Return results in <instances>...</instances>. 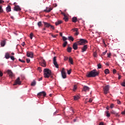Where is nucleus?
Instances as JSON below:
<instances>
[{"mask_svg": "<svg viewBox=\"0 0 125 125\" xmlns=\"http://www.w3.org/2000/svg\"><path fill=\"white\" fill-rule=\"evenodd\" d=\"M43 75L44 78L45 79H48V78H53V74L51 72V70H50L48 68H44L43 70Z\"/></svg>", "mask_w": 125, "mask_h": 125, "instance_id": "obj_1", "label": "nucleus"}, {"mask_svg": "<svg viewBox=\"0 0 125 125\" xmlns=\"http://www.w3.org/2000/svg\"><path fill=\"white\" fill-rule=\"evenodd\" d=\"M99 75V72H97L96 69H94L87 73L86 76L87 78H95V77Z\"/></svg>", "mask_w": 125, "mask_h": 125, "instance_id": "obj_2", "label": "nucleus"}, {"mask_svg": "<svg viewBox=\"0 0 125 125\" xmlns=\"http://www.w3.org/2000/svg\"><path fill=\"white\" fill-rule=\"evenodd\" d=\"M88 42H87L86 39H80L79 41V45H85Z\"/></svg>", "mask_w": 125, "mask_h": 125, "instance_id": "obj_3", "label": "nucleus"}, {"mask_svg": "<svg viewBox=\"0 0 125 125\" xmlns=\"http://www.w3.org/2000/svg\"><path fill=\"white\" fill-rule=\"evenodd\" d=\"M109 88H110V86L108 85H107L104 87V93L105 95L107 94L108 92H109Z\"/></svg>", "mask_w": 125, "mask_h": 125, "instance_id": "obj_4", "label": "nucleus"}, {"mask_svg": "<svg viewBox=\"0 0 125 125\" xmlns=\"http://www.w3.org/2000/svg\"><path fill=\"white\" fill-rule=\"evenodd\" d=\"M46 96V93L45 91L40 92L38 94V97H39V98H41V97H42V96L44 97Z\"/></svg>", "mask_w": 125, "mask_h": 125, "instance_id": "obj_5", "label": "nucleus"}, {"mask_svg": "<svg viewBox=\"0 0 125 125\" xmlns=\"http://www.w3.org/2000/svg\"><path fill=\"white\" fill-rule=\"evenodd\" d=\"M21 82L20 81V77H18L15 81V83L13 84V85H17L19 84V85H21Z\"/></svg>", "mask_w": 125, "mask_h": 125, "instance_id": "obj_6", "label": "nucleus"}, {"mask_svg": "<svg viewBox=\"0 0 125 125\" xmlns=\"http://www.w3.org/2000/svg\"><path fill=\"white\" fill-rule=\"evenodd\" d=\"M53 63L54 65L55 66L56 68H59V66L58 65V63H57V62L56 61V57H54L53 58Z\"/></svg>", "mask_w": 125, "mask_h": 125, "instance_id": "obj_7", "label": "nucleus"}, {"mask_svg": "<svg viewBox=\"0 0 125 125\" xmlns=\"http://www.w3.org/2000/svg\"><path fill=\"white\" fill-rule=\"evenodd\" d=\"M81 49H82L81 52H84L86 51V49H87V45H84L81 48Z\"/></svg>", "mask_w": 125, "mask_h": 125, "instance_id": "obj_8", "label": "nucleus"}, {"mask_svg": "<svg viewBox=\"0 0 125 125\" xmlns=\"http://www.w3.org/2000/svg\"><path fill=\"white\" fill-rule=\"evenodd\" d=\"M72 31H73V32H76L75 34V36H78V35H79V32H78L79 29L77 28H74L72 29Z\"/></svg>", "mask_w": 125, "mask_h": 125, "instance_id": "obj_9", "label": "nucleus"}, {"mask_svg": "<svg viewBox=\"0 0 125 125\" xmlns=\"http://www.w3.org/2000/svg\"><path fill=\"white\" fill-rule=\"evenodd\" d=\"M26 55L27 57H31V58H32L33 56V52H27Z\"/></svg>", "mask_w": 125, "mask_h": 125, "instance_id": "obj_10", "label": "nucleus"}, {"mask_svg": "<svg viewBox=\"0 0 125 125\" xmlns=\"http://www.w3.org/2000/svg\"><path fill=\"white\" fill-rule=\"evenodd\" d=\"M15 11H20L21 10V8L18 5H16L14 7Z\"/></svg>", "mask_w": 125, "mask_h": 125, "instance_id": "obj_11", "label": "nucleus"}, {"mask_svg": "<svg viewBox=\"0 0 125 125\" xmlns=\"http://www.w3.org/2000/svg\"><path fill=\"white\" fill-rule=\"evenodd\" d=\"M77 42H79L74 43L73 45V48L75 50H77V49H78V43Z\"/></svg>", "mask_w": 125, "mask_h": 125, "instance_id": "obj_12", "label": "nucleus"}, {"mask_svg": "<svg viewBox=\"0 0 125 125\" xmlns=\"http://www.w3.org/2000/svg\"><path fill=\"white\" fill-rule=\"evenodd\" d=\"M43 24H44V26L46 28H49V27H50V26L51 25V24H50V23H49L48 22H44V21H43Z\"/></svg>", "mask_w": 125, "mask_h": 125, "instance_id": "obj_13", "label": "nucleus"}, {"mask_svg": "<svg viewBox=\"0 0 125 125\" xmlns=\"http://www.w3.org/2000/svg\"><path fill=\"white\" fill-rule=\"evenodd\" d=\"M62 15H63L64 16L63 20H64V21H65V22H68L69 19H68V18H67V16L66 15V14H65L63 12L62 13Z\"/></svg>", "mask_w": 125, "mask_h": 125, "instance_id": "obj_14", "label": "nucleus"}, {"mask_svg": "<svg viewBox=\"0 0 125 125\" xmlns=\"http://www.w3.org/2000/svg\"><path fill=\"white\" fill-rule=\"evenodd\" d=\"M7 73L10 78H12V77H13V73L12 72V71H11V70H8Z\"/></svg>", "mask_w": 125, "mask_h": 125, "instance_id": "obj_15", "label": "nucleus"}, {"mask_svg": "<svg viewBox=\"0 0 125 125\" xmlns=\"http://www.w3.org/2000/svg\"><path fill=\"white\" fill-rule=\"evenodd\" d=\"M6 43V40L1 41L0 42L1 46H2V47L4 46V45H5Z\"/></svg>", "mask_w": 125, "mask_h": 125, "instance_id": "obj_16", "label": "nucleus"}, {"mask_svg": "<svg viewBox=\"0 0 125 125\" xmlns=\"http://www.w3.org/2000/svg\"><path fill=\"white\" fill-rule=\"evenodd\" d=\"M52 10V8L50 7L48 9H47V7L46 8L45 10H43L44 12H50Z\"/></svg>", "mask_w": 125, "mask_h": 125, "instance_id": "obj_17", "label": "nucleus"}, {"mask_svg": "<svg viewBox=\"0 0 125 125\" xmlns=\"http://www.w3.org/2000/svg\"><path fill=\"white\" fill-rule=\"evenodd\" d=\"M111 114H113L116 116V117H120V115H119L118 113L116 112V111L112 110L111 112Z\"/></svg>", "mask_w": 125, "mask_h": 125, "instance_id": "obj_18", "label": "nucleus"}, {"mask_svg": "<svg viewBox=\"0 0 125 125\" xmlns=\"http://www.w3.org/2000/svg\"><path fill=\"white\" fill-rule=\"evenodd\" d=\"M40 64L42 66V67H46V62H40Z\"/></svg>", "mask_w": 125, "mask_h": 125, "instance_id": "obj_19", "label": "nucleus"}, {"mask_svg": "<svg viewBox=\"0 0 125 125\" xmlns=\"http://www.w3.org/2000/svg\"><path fill=\"white\" fill-rule=\"evenodd\" d=\"M6 10L7 12H10L11 11V7L10 5H8L6 8Z\"/></svg>", "mask_w": 125, "mask_h": 125, "instance_id": "obj_20", "label": "nucleus"}, {"mask_svg": "<svg viewBox=\"0 0 125 125\" xmlns=\"http://www.w3.org/2000/svg\"><path fill=\"white\" fill-rule=\"evenodd\" d=\"M83 90L84 91H88L89 90V87H88L87 86H84Z\"/></svg>", "mask_w": 125, "mask_h": 125, "instance_id": "obj_21", "label": "nucleus"}, {"mask_svg": "<svg viewBox=\"0 0 125 125\" xmlns=\"http://www.w3.org/2000/svg\"><path fill=\"white\" fill-rule=\"evenodd\" d=\"M42 62H45V60L43 59V58L41 57L39 59V63H42Z\"/></svg>", "mask_w": 125, "mask_h": 125, "instance_id": "obj_22", "label": "nucleus"}, {"mask_svg": "<svg viewBox=\"0 0 125 125\" xmlns=\"http://www.w3.org/2000/svg\"><path fill=\"white\" fill-rule=\"evenodd\" d=\"M62 78H63V79H66V78H67L66 72L62 73Z\"/></svg>", "mask_w": 125, "mask_h": 125, "instance_id": "obj_23", "label": "nucleus"}, {"mask_svg": "<svg viewBox=\"0 0 125 125\" xmlns=\"http://www.w3.org/2000/svg\"><path fill=\"white\" fill-rule=\"evenodd\" d=\"M5 57L6 59H9V58H10V56L9 55V53H6L5 54Z\"/></svg>", "mask_w": 125, "mask_h": 125, "instance_id": "obj_24", "label": "nucleus"}, {"mask_svg": "<svg viewBox=\"0 0 125 125\" xmlns=\"http://www.w3.org/2000/svg\"><path fill=\"white\" fill-rule=\"evenodd\" d=\"M72 22H73L74 23H76V22H77V21H78V19H77L76 17H73L72 19Z\"/></svg>", "mask_w": 125, "mask_h": 125, "instance_id": "obj_25", "label": "nucleus"}, {"mask_svg": "<svg viewBox=\"0 0 125 125\" xmlns=\"http://www.w3.org/2000/svg\"><path fill=\"white\" fill-rule=\"evenodd\" d=\"M69 62L72 64V65H73V64H74V62L73 61V59L71 57H69Z\"/></svg>", "mask_w": 125, "mask_h": 125, "instance_id": "obj_26", "label": "nucleus"}, {"mask_svg": "<svg viewBox=\"0 0 125 125\" xmlns=\"http://www.w3.org/2000/svg\"><path fill=\"white\" fill-rule=\"evenodd\" d=\"M68 40L69 41H71V42H74V38L72 36H69L68 37Z\"/></svg>", "mask_w": 125, "mask_h": 125, "instance_id": "obj_27", "label": "nucleus"}, {"mask_svg": "<svg viewBox=\"0 0 125 125\" xmlns=\"http://www.w3.org/2000/svg\"><path fill=\"white\" fill-rule=\"evenodd\" d=\"M62 23V21H59L57 22H56V23H55L56 26H58V25L61 24Z\"/></svg>", "mask_w": 125, "mask_h": 125, "instance_id": "obj_28", "label": "nucleus"}, {"mask_svg": "<svg viewBox=\"0 0 125 125\" xmlns=\"http://www.w3.org/2000/svg\"><path fill=\"white\" fill-rule=\"evenodd\" d=\"M37 83V82H36V81H34L33 82L31 83V85L32 86H35Z\"/></svg>", "mask_w": 125, "mask_h": 125, "instance_id": "obj_29", "label": "nucleus"}, {"mask_svg": "<svg viewBox=\"0 0 125 125\" xmlns=\"http://www.w3.org/2000/svg\"><path fill=\"white\" fill-rule=\"evenodd\" d=\"M110 73V71H109V69H106L105 70H104V74H105V75H107L108 74H109Z\"/></svg>", "mask_w": 125, "mask_h": 125, "instance_id": "obj_30", "label": "nucleus"}, {"mask_svg": "<svg viewBox=\"0 0 125 125\" xmlns=\"http://www.w3.org/2000/svg\"><path fill=\"white\" fill-rule=\"evenodd\" d=\"M72 52V47H68L67 48V52L70 53Z\"/></svg>", "mask_w": 125, "mask_h": 125, "instance_id": "obj_31", "label": "nucleus"}, {"mask_svg": "<svg viewBox=\"0 0 125 125\" xmlns=\"http://www.w3.org/2000/svg\"><path fill=\"white\" fill-rule=\"evenodd\" d=\"M68 44V42L67 41H65L63 43V47H66V45Z\"/></svg>", "mask_w": 125, "mask_h": 125, "instance_id": "obj_32", "label": "nucleus"}, {"mask_svg": "<svg viewBox=\"0 0 125 125\" xmlns=\"http://www.w3.org/2000/svg\"><path fill=\"white\" fill-rule=\"evenodd\" d=\"M38 25L39 27H42V21L38 22Z\"/></svg>", "mask_w": 125, "mask_h": 125, "instance_id": "obj_33", "label": "nucleus"}, {"mask_svg": "<svg viewBox=\"0 0 125 125\" xmlns=\"http://www.w3.org/2000/svg\"><path fill=\"white\" fill-rule=\"evenodd\" d=\"M77 88H78V86L76 84L74 85L73 87V91H76V90H77Z\"/></svg>", "mask_w": 125, "mask_h": 125, "instance_id": "obj_34", "label": "nucleus"}, {"mask_svg": "<svg viewBox=\"0 0 125 125\" xmlns=\"http://www.w3.org/2000/svg\"><path fill=\"white\" fill-rule=\"evenodd\" d=\"M121 85L125 87V80H124L123 82L121 83Z\"/></svg>", "mask_w": 125, "mask_h": 125, "instance_id": "obj_35", "label": "nucleus"}, {"mask_svg": "<svg viewBox=\"0 0 125 125\" xmlns=\"http://www.w3.org/2000/svg\"><path fill=\"white\" fill-rule=\"evenodd\" d=\"M106 117H110V113H109V111H106Z\"/></svg>", "mask_w": 125, "mask_h": 125, "instance_id": "obj_36", "label": "nucleus"}, {"mask_svg": "<svg viewBox=\"0 0 125 125\" xmlns=\"http://www.w3.org/2000/svg\"><path fill=\"white\" fill-rule=\"evenodd\" d=\"M97 66H98V69H101L102 67V65L100 63L98 64Z\"/></svg>", "mask_w": 125, "mask_h": 125, "instance_id": "obj_37", "label": "nucleus"}, {"mask_svg": "<svg viewBox=\"0 0 125 125\" xmlns=\"http://www.w3.org/2000/svg\"><path fill=\"white\" fill-rule=\"evenodd\" d=\"M79 99V96H74V100L75 101H77Z\"/></svg>", "mask_w": 125, "mask_h": 125, "instance_id": "obj_38", "label": "nucleus"}, {"mask_svg": "<svg viewBox=\"0 0 125 125\" xmlns=\"http://www.w3.org/2000/svg\"><path fill=\"white\" fill-rule=\"evenodd\" d=\"M62 40L64 42H65V41H67L68 40V39L67 38H66L65 36H63Z\"/></svg>", "mask_w": 125, "mask_h": 125, "instance_id": "obj_39", "label": "nucleus"}, {"mask_svg": "<svg viewBox=\"0 0 125 125\" xmlns=\"http://www.w3.org/2000/svg\"><path fill=\"white\" fill-rule=\"evenodd\" d=\"M3 12V10H2L1 6H0V13Z\"/></svg>", "mask_w": 125, "mask_h": 125, "instance_id": "obj_40", "label": "nucleus"}, {"mask_svg": "<svg viewBox=\"0 0 125 125\" xmlns=\"http://www.w3.org/2000/svg\"><path fill=\"white\" fill-rule=\"evenodd\" d=\"M10 58H11V60H13V61H14V60H15V58H14V56H11L10 57Z\"/></svg>", "mask_w": 125, "mask_h": 125, "instance_id": "obj_41", "label": "nucleus"}, {"mask_svg": "<svg viewBox=\"0 0 125 125\" xmlns=\"http://www.w3.org/2000/svg\"><path fill=\"white\" fill-rule=\"evenodd\" d=\"M19 60V61H20V62H21L22 63H25V62H26L25 61L22 60L21 59H20Z\"/></svg>", "mask_w": 125, "mask_h": 125, "instance_id": "obj_42", "label": "nucleus"}, {"mask_svg": "<svg viewBox=\"0 0 125 125\" xmlns=\"http://www.w3.org/2000/svg\"><path fill=\"white\" fill-rule=\"evenodd\" d=\"M2 76H3V73L0 70V77H2Z\"/></svg>", "mask_w": 125, "mask_h": 125, "instance_id": "obj_43", "label": "nucleus"}, {"mask_svg": "<svg viewBox=\"0 0 125 125\" xmlns=\"http://www.w3.org/2000/svg\"><path fill=\"white\" fill-rule=\"evenodd\" d=\"M30 38L31 40H32L33 39V33H30Z\"/></svg>", "mask_w": 125, "mask_h": 125, "instance_id": "obj_44", "label": "nucleus"}, {"mask_svg": "<svg viewBox=\"0 0 125 125\" xmlns=\"http://www.w3.org/2000/svg\"><path fill=\"white\" fill-rule=\"evenodd\" d=\"M71 71H72L71 69H70L69 70H67V74H68V75H70L71 74Z\"/></svg>", "mask_w": 125, "mask_h": 125, "instance_id": "obj_45", "label": "nucleus"}, {"mask_svg": "<svg viewBox=\"0 0 125 125\" xmlns=\"http://www.w3.org/2000/svg\"><path fill=\"white\" fill-rule=\"evenodd\" d=\"M116 73H117V70H116V69H113V74H116Z\"/></svg>", "mask_w": 125, "mask_h": 125, "instance_id": "obj_46", "label": "nucleus"}, {"mask_svg": "<svg viewBox=\"0 0 125 125\" xmlns=\"http://www.w3.org/2000/svg\"><path fill=\"white\" fill-rule=\"evenodd\" d=\"M111 53H109V54H107V57H108V58H110V57H111Z\"/></svg>", "mask_w": 125, "mask_h": 125, "instance_id": "obj_47", "label": "nucleus"}, {"mask_svg": "<svg viewBox=\"0 0 125 125\" xmlns=\"http://www.w3.org/2000/svg\"><path fill=\"white\" fill-rule=\"evenodd\" d=\"M50 27L52 29V30H54L55 28L53 26V25H51V26H50Z\"/></svg>", "mask_w": 125, "mask_h": 125, "instance_id": "obj_48", "label": "nucleus"}, {"mask_svg": "<svg viewBox=\"0 0 125 125\" xmlns=\"http://www.w3.org/2000/svg\"><path fill=\"white\" fill-rule=\"evenodd\" d=\"M38 70L40 71V73L42 72V68L41 67H38Z\"/></svg>", "mask_w": 125, "mask_h": 125, "instance_id": "obj_49", "label": "nucleus"}, {"mask_svg": "<svg viewBox=\"0 0 125 125\" xmlns=\"http://www.w3.org/2000/svg\"><path fill=\"white\" fill-rule=\"evenodd\" d=\"M65 72V68H62L61 73H64Z\"/></svg>", "mask_w": 125, "mask_h": 125, "instance_id": "obj_50", "label": "nucleus"}, {"mask_svg": "<svg viewBox=\"0 0 125 125\" xmlns=\"http://www.w3.org/2000/svg\"><path fill=\"white\" fill-rule=\"evenodd\" d=\"M68 59H69V58L68 57H65L64 58V61H67V60H68Z\"/></svg>", "mask_w": 125, "mask_h": 125, "instance_id": "obj_51", "label": "nucleus"}, {"mask_svg": "<svg viewBox=\"0 0 125 125\" xmlns=\"http://www.w3.org/2000/svg\"><path fill=\"white\" fill-rule=\"evenodd\" d=\"M110 108L111 109H113V108H114V104H112L111 105H110Z\"/></svg>", "mask_w": 125, "mask_h": 125, "instance_id": "obj_52", "label": "nucleus"}, {"mask_svg": "<svg viewBox=\"0 0 125 125\" xmlns=\"http://www.w3.org/2000/svg\"><path fill=\"white\" fill-rule=\"evenodd\" d=\"M30 59H26L27 63H30Z\"/></svg>", "mask_w": 125, "mask_h": 125, "instance_id": "obj_53", "label": "nucleus"}, {"mask_svg": "<svg viewBox=\"0 0 125 125\" xmlns=\"http://www.w3.org/2000/svg\"><path fill=\"white\" fill-rule=\"evenodd\" d=\"M106 53H107V51H105V52H103L102 55L104 56L106 54Z\"/></svg>", "mask_w": 125, "mask_h": 125, "instance_id": "obj_54", "label": "nucleus"}, {"mask_svg": "<svg viewBox=\"0 0 125 125\" xmlns=\"http://www.w3.org/2000/svg\"><path fill=\"white\" fill-rule=\"evenodd\" d=\"M121 114L122 115H125V109L124 111L122 112Z\"/></svg>", "mask_w": 125, "mask_h": 125, "instance_id": "obj_55", "label": "nucleus"}, {"mask_svg": "<svg viewBox=\"0 0 125 125\" xmlns=\"http://www.w3.org/2000/svg\"><path fill=\"white\" fill-rule=\"evenodd\" d=\"M88 102H89L90 103H91V102H92V99H90L88 101Z\"/></svg>", "mask_w": 125, "mask_h": 125, "instance_id": "obj_56", "label": "nucleus"}, {"mask_svg": "<svg viewBox=\"0 0 125 125\" xmlns=\"http://www.w3.org/2000/svg\"><path fill=\"white\" fill-rule=\"evenodd\" d=\"M42 77H41V78L38 79L39 82H40V81H42Z\"/></svg>", "mask_w": 125, "mask_h": 125, "instance_id": "obj_57", "label": "nucleus"}, {"mask_svg": "<svg viewBox=\"0 0 125 125\" xmlns=\"http://www.w3.org/2000/svg\"><path fill=\"white\" fill-rule=\"evenodd\" d=\"M117 104H121V101H120L119 100H117Z\"/></svg>", "mask_w": 125, "mask_h": 125, "instance_id": "obj_58", "label": "nucleus"}, {"mask_svg": "<svg viewBox=\"0 0 125 125\" xmlns=\"http://www.w3.org/2000/svg\"><path fill=\"white\" fill-rule=\"evenodd\" d=\"M93 55H94V57H96V56H96L97 55L96 53H94Z\"/></svg>", "mask_w": 125, "mask_h": 125, "instance_id": "obj_59", "label": "nucleus"}, {"mask_svg": "<svg viewBox=\"0 0 125 125\" xmlns=\"http://www.w3.org/2000/svg\"><path fill=\"white\" fill-rule=\"evenodd\" d=\"M121 78H122V76L119 75L118 79L121 80Z\"/></svg>", "mask_w": 125, "mask_h": 125, "instance_id": "obj_60", "label": "nucleus"}, {"mask_svg": "<svg viewBox=\"0 0 125 125\" xmlns=\"http://www.w3.org/2000/svg\"><path fill=\"white\" fill-rule=\"evenodd\" d=\"M57 36V35H52V37H53V38H56V36Z\"/></svg>", "mask_w": 125, "mask_h": 125, "instance_id": "obj_61", "label": "nucleus"}, {"mask_svg": "<svg viewBox=\"0 0 125 125\" xmlns=\"http://www.w3.org/2000/svg\"><path fill=\"white\" fill-rule=\"evenodd\" d=\"M4 2V1H2V0H0V3H2Z\"/></svg>", "mask_w": 125, "mask_h": 125, "instance_id": "obj_62", "label": "nucleus"}, {"mask_svg": "<svg viewBox=\"0 0 125 125\" xmlns=\"http://www.w3.org/2000/svg\"><path fill=\"white\" fill-rule=\"evenodd\" d=\"M99 125H104V123H103V122H101Z\"/></svg>", "mask_w": 125, "mask_h": 125, "instance_id": "obj_63", "label": "nucleus"}, {"mask_svg": "<svg viewBox=\"0 0 125 125\" xmlns=\"http://www.w3.org/2000/svg\"><path fill=\"white\" fill-rule=\"evenodd\" d=\"M106 109L107 110H109V106H107L106 107Z\"/></svg>", "mask_w": 125, "mask_h": 125, "instance_id": "obj_64", "label": "nucleus"}]
</instances>
